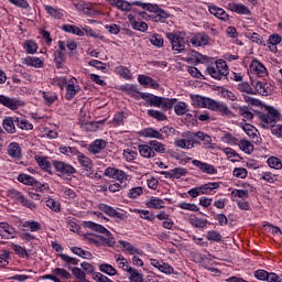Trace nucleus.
Wrapping results in <instances>:
<instances>
[{
    "label": "nucleus",
    "mask_w": 282,
    "mask_h": 282,
    "mask_svg": "<svg viewBox=\"0 0 282 282\" xmlns=\"http://www.w3.org/2000/svg\"><path fill=\"white\" fill-rule=\"evenodd\" d=\"M88 228L90 230H95V232H100L101 235L106 236H98L96 234H86L85 239L89 243H94V246L100 247V246H113V237H111V232L107 230L102 225L96 224V223H88Z\"/></svg>",
    "instance_id": "obj_1"
},
{
    "label": "nucleus",
    "mask_w": 282,
    "mask_h": 282,
    "mask_svg": "<svg viewBox=\"0 0 282 282\" xmlns=\"http://www.w3.org/2000/svg\"><path fill=\"white\" fill-rule=\"evenodd\" d=\"M140 98L145 100L150 107H158L159 109H162V111H170V109L175 107V104L177 102L176 98L169 99L166 97H158L149 93H141Z\"/></svg>",
    "instance_id": "obj_2"
},
{
    "label": "nucleus",
    "mask_w": 282,
    "mask_h": 282,
    "mask_svg": "<svg viewBox=\"0 0 282 282\" xmlns=\"http://www.w3.org/2000/svg\"><path fill=\"white\" fill-rule=\"evenodd\" d=\"M206 72L212 78L215 80H224L228 74H230V68L228 64L224 59H218L215 64H210L207 66Z\"/></svg>",
    "instance_id": "obj_3"
},
{
    "label": "nucleus",
    "mask_w": 282,
    "mask_h": 282,
    "mask_svg": "<svg viewBox=\"0 0 282 282\" xmlns=\"http://www.w3.org/2000/svg\"><path fill=\"white\" fill-rule=\"evenodd\" d=\"M280 116L279 110L273 107H267V112L259 116L260 124L263 129H274Z\"/></svg>",
    "instance_id": "obj_4"
},
{
    "label": "nucleus",
    "mask_w": 282,
    "mask_h": 282,
    "mask_svg": "<svg viewBox=\"0 0 282 282\" xmlns=\"http://www.w3.org/2000/svg\"><path fill=\"white\" fill-rule=\"evenodd\" d=\"M166 39L170 41L172 45V51L174 54H182V52H186V45H188V40L178 33H165Z\"/></svg>",
    "instance_id": "obj_5"
},
{
    "label": "nucleus",
    "mask_w": 282,
    "mask_h": 282,
    "mask_svg": "<svg viewBox=\"0 0 282 282\" xmlns=\"http://www.w3.org/2000/svg\"><path fill=\"white\" fill-rule=\"evenodd\" d=\"M53 169L56 172V175L58 177H62L63 180H67V177H72V175H76V167H74L69 163H65L63 161L54 160L52 162Z\"/></svg>",
    "instance_id": "obj_6"
},
{
    "label": "nucleus",
    "mask_w": 282,
    "mask_h": 282,
    "mask_svg": "<svg viewBox=\"0 0 282 282\" xmlns=\"http://www.w3.org/2000/svg\"><path fill=\"white\" fill-rule=\"evenodd\" d=\"M149 14L147 12H139L137 14H128V21L132 28L137 32H147L149 30V24L142 21V19H148Z\"/></svg>",
    "instance_id": "obj_7"
},
{
    "label": "nucleus",
    "mask_w": 282,
    "mask_h": 282,
    "mask_svg": "<svg viewBox=\"0 0 282 282\" xmlns=\"http://www.w3.org/2000/svg\"><path fill=\"white\" fill-rule=\"evenodd\" d=\"M132 6H137V8H142V10H148L149 12H155V21H164V19H169V13H166L164 9H160V7L158 6L144 3L142 1H132Z\"/></svg>",
    "instance_id": "obj_8"
},
{
    "label": "nucleus",
    "mask_w": 282,
    "mask_h": 282,
    "mask_svg": "<svg viewBox=\"0 0 282 282\" xmlns=\"http://www.w3.org/2000/svg\"><path fill=\"white\" fill-rule=\"evenodd\" d=\"M9 197L11 199H14L18 202V204H21L24 206V208H29L30 210H36V203L28 199L23 193L17 191V189H9L8 192Z\"/></svg>",
    "instance_id": "obj_9"
},
{
    "label": "nucleus",
    "mask_w": 282,
    "mask_h": 282,
    "mask_svg": "<svg viewBox=\"0 0 282 282\" xmlns=\"http://www.w3.org/2000/svg\"><path fill=\"white\" fill-rule=\"evenodd\" d=\"M104 175H106V177H110L111 180H117V182H120V184H124V182H129L131 180V176L124 171L111 166L105 170Z\"/></svg>",
    "instance_id": "obj_10"
},
{
    "label": "nucleus",
    "mask_w": 282,
    "mask_h": 282,
    "mask_svg": "<svg viewBox=\"0 0 282 282\" xmlns=\"http://www.w3.org/2000/svg\"><path fill=\"white\" fill-rule=\"evenodd\" d=\"M249 74L257 78H265L268 76V68L259 59L253 58L249 65Z\"/></svg>",
    "instance_id": "obj_11"
},
{
    "label": "nucleus",
    "mask_w": 282,
    "mask_h": 282,
    "mask_svg": "<svg viewBox=\"0 0 282 282\" xmlns=\"http://www.w3.org/2000/svg\"><path fill=\"white\" fill-rule=\"evenodd\" d=\"M75 160H77L79 166L83 169V173L87 177H89V175H94V161L89 156L85 155L83 152H79Z\"/></svg>",
    "instance_id": "obj_12"
},
{
    "label": "nucleus",
    "mask_w": 282,
    "mask_h": 282,
    "mask_svg": "<svg viewBox=\"0 0 282 282\" xmlns=\"http://www.w3.org/2000/svg\"><path fill=\"white\" fill-rule=\"evenodd\" d=\"M225 142H228L229 144H237L239 147V149H241V151H243L248 155H250V153H252V151H254V145H252V142H250L248 140L235 139L230 134L225 135Z\"/></svg>",
    "instance_id": "obj_13"
},
{
    "label": "nucleus",
    "mask_w": 282,
    "mask_h": 282,
    "mask_svg": "<svg viewBox=\"0 0 282 282\" xmlns=\"http://www.w3.org/2000/svg\"><path fill=\"white\" fill-rule=\"evenodd\" d=\"M209 109L212 111H217L220 113V116H224L226 118H235V112L228 108V105L221 102V101H216L213 99L209 104Z\"/></svg>",
    "instance_id": "obj_14"
},
{
    "label": "nucleus",
    "mask_w": 282,
    "mask_h": 282,
    "mask_svg": "<svg viewBox=\"0 0 282 282\" xmlns=\"http://www.w3.org/2000/svg\"><path fill=\"white\" fill-rule=\"evenodd\" d=\"M66 100H74L76 94L80 91V86L78 85V79L76 77H70L66 83Z\"/></svg>",
    "instance_id": "obj_15"
},
{
    "label": "nucleus",
    "mask_w": 282,
    "mask_h": 282,
    "mask_svg": "<svg viewBox=\"0 0 282 282\" xmlns=\"http://www.w3.org/2000/svg\"><path fill=\"white\" fill-rule=\"evenodd\" d=\"M0 105L7 107V109H10L11 111H17L19 107H23V101H21L19 98L0 95Z\"/></svg>",
    "instance_id": "obj_16"
},
{
    "label": "nucleus",
    "mask_w": 282,
    "mask_h": 282,
    "mask_svg": "<svg viewBox=\"0 0 282 282\" xmlns=\"http://www.w3.org/2000/svg\"><path fill=\"white\" fill-rule=\"evenodd\" d=\"M192 164L193 166H196L200 173H205L206 175H217V167L210 163L193 160Z\"/></svg>",
    "instance_id": "obj_17"
},
{
    "label": "nucleus",
    "mask_w": 282,
    "mask_h": 282,
    "mask_svg": "<svg viewBox=\"0 0 282 282\" xmlns=\"http://www.w3.org/2000/svg\"><path fill=\"white\" fill-rule=\"evenodd\" d=\"M202 144L197 139H193L191 133L187 135V139H178L174 141V147L178 149L191 150L195 149V145Z\"/></svg>",
    "instance_id": "obj_18"
},
{
    "label": "nucleus",
    "mask_w": 282,
    "mask_h": 282,
    "mask_svg": "<svg viewBox=\"0 0 282 282\" xmlns=\"http://www.w3.org/2000/svg\"><path fill=\"white\" fill-rule=\"evenodd\" d=\"M150 264L153 268H156V270H159V272H162L163 274H175V269H173V267H171V264H169L162 260L150 259Z\"/></svg>",
    "instance_id": "obj_19"
},
{
    "label": "nucleus",
    "mask_w": 282,
    "mask_h": 282,
    "mask_svg": "<svg viewBox=\"0 0 282 282\" xmlns=\"http://www.w3.org/2000/svg\"><path fill=\"white\" fill-rule=\"evenodd\" d=\"M253 87L260 96H271V94L274 91V86L265 80L256 82Z\"/></svg>",
    "instance_id": "obj_20"
},
{
    "label": "nucleus",
    "mask_w": 282,
    "mask_h": 282,
    "mask_svg": "<svg viewBox=\"0 0 282 282\" xmlns=\"http://www.w3.org/2000/svg\"><path fill=\"white\" fill-rule=\"evenodd\" d=\"M17 229L8 223H0V237L2 239H17Z\"/></svg>",
    "instance_id": "obj_21"
},
{
    "label": "nucleus",
    "mask_w": 282,
    "mask_h": 282,
    "mask_svg": "<svg viewBox=\"0 0 282 282\" xmlns=\"http://www.w3.org/2000/svg\"><path fill=\"white\" fill-rule=\"evenodd\" d=\"M22 65L34 67L35 69H42V67H45V61L36 56H26L22 58Z\"/></svg>",
    "instance_id": "obj_22"
},
{
    "label": "nucleus",
    "mask_w": 282,
    "mask_h": 282,
    "mask_svg": "<svg viewBox=\"0 0 282 282\" xmlns=\"http://www.w3.org/2000/svg\"><path fill=\"white\" fill-rule=\"evenodd\" d=\"M104 149H107V141L96 139L88 145L87 151L90 152L91 155H98V153H102Z\"/></svg>",
    "instance_id": "obj_23"
},
{
    "label": "nucleus",
    "mask_w": 282,
    "mask_h": 282,
    "mask_svg": "<svg viewBox=\"0 0 282 282\" xmlns=\"http://www.w3.org/2000/svg\"><path fill=\"white\" fill-rule=\"evenodd\" d=\"M191 100L193 107H199L202 109H210V102H213V99L199 95H191Z\"/></svg>",
    "instance_id": "obj_24"
},
{
    "label": "nucleus",
    "mask_w": 282,
    "mask_h": 282,
    "mask_svg": "<svg viewBox=\"0 0 282 282\" xmlns=\"http://www.w3.org/2000/svg\"><path fill=\"white\" fill-rule=\"evenodd\" d=\"M57 45L59 47V50H62V52H66L68 50V54L69 56H72V54H74V52H76V50H78V43H76V41L74 40H66V41H58Z\"/></svg>",
    "instance_id": "obj_25"
},
{
    "label": "nucleus",
    "mask_w": 282,
    "mask_h": 282,
    "mask_svg": "<svg viewBox=\"0 0 282 282\" xmlns=\"http://www.w3.org/2000/svg\"><path fill=\"white\" fill-rule=\"evenodd\" d=\"M210 37L206 33H196L191 39V43L194 47H202L208 45Z\"/></svg>",
    "instance_id": "obj_26"
},
{
    "label": "nucleus",
    "mask_w": 282,
    "mask_h": 282,
    "mask_svg": "<svg viewBox=\"0 0 282 282\" xmlns=\"http://www.w3.org/2000/svg\"><path fill=\"white\" fill-rule=\"evenodd\" d=\"M139 135H141V138H152L155 140H164V134L155 130V128H144L139 132Z\"/></svg>",
    "instance_id": "obj_27"
},
{
    "label": "nucleus",
    "mask_w": 282,
    "mask_h": 282,
    "mask_svg": "<svg viewBox=\"0 0 282 282\" xmlns=\"http://www.w3.org/2000/svg\"><path fill=\"white\" fill-rule=\"evenodd\" d=\"M7 153L9 158H12L13 160H21L23 158L21 145L17 142H12L7 148Z\"/></svg>",
    "instance_id": "obj_28"
},
{
    "label": "nucleus",
    "mask_w": 282,
    "mask_h": 282,
    "mask_svg": "<svg viewBox=\"0 0 282 282\" xmlns=\"http://www.w3.org/2000/svg\"><path fill=\"white\" fill-rule=\"evenodd\" d=\"M115 259H116V263H117V267L119 268V270H123V272H127L129 274L134 269L129 263V260H127V258H124V256L117 254V256H115Z\"/></svg>",
    "instance_id": "obj_29"
},
{
    "label": "nucleus",
    "mask_w": 282,
    "mask_h": 282,
    "mask_svg": "<svg viewBox=\"0 0 282 282\" xmlns=\"http://www.w3.org/2000/svg\"><path fill=\"white\" fill-rule=\"evenodd\" d=\"M138 83L143 87H151V89H160V84L150 76L147 75H139Z\"/></svg>",
    "instance_id": "obj_30"
},
{
    "label": "nucleus",
    "mask_w": 282,
    "mask_h": 282,
    "mask_svg": "<svg viewBox=\"0 0 282 282\" xmlns=\"http://www.w3.org/2000/svg\"><path fill=\"white\" fill-rule=\"evenodd\" d=\"M139 155L141 158H145V160H151V158H155V151H153V148L151 144H140L138 145Z\"/></svg>",
    "instance_id": "obj_31"
},
{
    "label": "nucleus",
    "mask_w": 282,
    "mask_h": 282,
    "mask_svg": "<svg viewBox=\"0 0 282 282\" xmlns=\"http://www.w3.org/2000/svg\"><path fill=\"white\" fill-rule=\"evenodd\" d=\"M21 228L24 232H39L41 230L42 226L41 223L35 220H25L21 223Z\"/></svg>",
    "instance_id": "obj_32"
},
{
    "label": "nucleus",
    "mask_w": 282,
    "mask_h": 282,
    "mask_svg": "<svg viewBox=\"0 0 282 282\" xmlns=\"http://www.w3.org/2000/svg\"><path fill=\"white\" fill-rule=\"evenodd\" d=\"M231 108L236 109L239 113V116L242 117L245 122H248L250 120H252V118H254V115L252 113V111H250V108H248L247 106H237V105H232Z\"/></svg>",
    "instance_id": "obj_33"
},
{
    "label": "nucleus",
    "mask_w": 282,
    "mask_h": 282,
    "mask_svg": "<svg viewBox=\"0 0 282 282\" xmlns=\"http://www.w3.org/2000/svg\"><path fill=\"white\" fill-rule=\"evenodd\" d=\"M227 10L235 12L236 14H250V9L246 4H240L236 2H229L227 4Z\"/></svg>",
    "instance_id": "obj_34"
},
{
    "label": "nucleus",
    "mask_w": 282,
    "mask_h": 282,
    "mask_svg": "<svg viewBox=\"0 0 282 282\" xmlns=\"http://www.w3.org/2000/svg\"><path fill=\"white\" fill-rule=\"evenodd\" d=\"M109 3L112 6V8L121 10V12H130L131 6H134L133 2H128L124 0H109Z\"/></svg>",
    "instance_id": "obj_35"
},
{
    "label": "nucleus",
    "mask_w": 282,
    "mask_h": 282,
    "mask_svg": "<svg viewBox=\"0 0 282 282\" xmlns=\"http://www.w3.org/2000/svg\"><path fill=\"white\" fill-rule=\"evenodd\" d=\"M209 12L216 17V19H220V21H228L230 17L227 14L226 10L217 7V6H209L208 7Z\"/></svg>",
    "instance_id": "obj_36"
},
{
    "label": "nucleus",
    "mask_w": 282,
    "mask_h": 282,
    "mask_svg": "<svg viewBox=\"0 0 282 282\" xmlns=\"http://www.w3.org/2000/svg\"><path fill=\"white\" fill-rule=\"evenodd\" d=\"M34 160L37 166L42 169V171H45L46 173H52V163H50L47 156L35 155Z\"/></svg>",
    "instance_id": "obj_37"
},
{
    "label": "nucleus",
    "mask_w": 282,
    "mask_h": 282,
    "mask_svg": "<svg viewBox=\"0 0 282 282\" xmlns=\"http://www.w3.org/2000/svg\"><path fill=\"white\" fill-rule=\"evenodd\" d=\"M147 208H152L154 210H162V208H165L164 200L159 197H151L145 202Z\"/></svg>",
    "instance_id": "obj_38"
},
{
    "label": "nucleus",
    "mask_w": 282,
    "mask_h": 282,
    "mask_svg": "<svg viewBox=\"0 0 282 282\" xmlns=\"http://www.w3.org/2000/svg\"><path fill=\"white\" fill-rule=\"evenodd\" d=\"M3 129L7 131V133H17V117H7L4 118L3 122Z\"/></svg>",
    "instance_id": "obj_39"
},
{
    "label": "nucleus",
    "mask_w": 282,
    "mask_h": 282,
    "mask_svg": "<svg viewBox=\"0 0 282 282\" xmlns=\"http://www.w3.org/2000/svg\"><path fill=\"white\" fill-rule=\"evenodd\" d=\"M121 247L123 249V252H126V254H139L140 257H142V254H144V252L140 249H138L135 246H133L132 243L128 242V241H121Z\"/></svg>",
    "instance_id": "obj_40"
},
{
    "label": "nucleus",
    "mask_w": 282,
    "mask_h": 282,
    "mask_svg": "<svg viewBox=\"0 0 282 282\" xmlns=\"http://www.w3.org/2000/svg\"><path fill=\"white\" fill-rule=\"evenodd\" d=\"M120 90L124 91V94H128V96H131V98H140V91L138 90V86L133 84L121 85Z\"/></svg>",
    "instance_id": "obj_41"
},
{
    "label": "nucleus",
    "mask_w": 282,
    "mask_h": 282,
    "mask_svg": "<svg viewBox=\"0 0 282 282\" xmlns=\"http://www.w3.org/2000/svg\"><path fill=\"white\" fill-rule=\"evenodd\" d=\"M192 135L193 140L197 138V140H200L205 147H210L213 144V138L202 131L198 132H189Z\"/></svg>",
    "instance_id": "obj_42"
},
{
    "label": "nucleus",
    "mask_w": 282,
    "mask_h": 282,
    "mask_svg": "<svg viewBox=\"0 0 282 282\" xmlns=\"http://www.w3.org/2000/svg\"><path fill=\"white\" fill-rule=\"evenodd\" d=\"M62 30L67 34H75V36H85V31H83L80 26H76L74 24H63Z\"/></svg>",
    "instance_id": "obj_43"
},
{
    "label": "nucleus",
    "mask_w": 282,
    "mask_h": 282,
    "mask_svg": "<svg viewBox=\"0 0 282 282\" xmlns=\"http://www.w3.org/2000/svg\"><path fill=\"white\" fill-rule=\"evenodd\" d=\"M44 10H45L46 14H50L52 17V19L61 20L64 17L63 9H61V8L45 4Z\"/></svg>",
    "instance_id": "obj_44"
},
{
    "label": "nucleus",
    "mask_w": 282,
    "mask_h": 282,
    "mask_svg": "<svg viewBox=\"0 0 282 282\" xmlns=\"http://www.w3.org/2000/svg\"><path fill=\"white\" fill-rule=\"evenodd\" d=\"M188 171L183 167H176L174 170H171L170 172L163 171L161 172V175H165V177H174L175 180H180V177H184Z\"/></svg>",
    "instance_id": "obj_45"
},
{
    "label": "nucleus",
    "mask_w": 282,
    "mask_h": 282,
    "mask_svg": "<svg viewBox=\"0 0 282 282\" xmlns=\"http://www.w3.org/2000/svg\"><path fill=\"white\" fill-rule=\"evenodd\" d=\"M282 37L279 34H272L269 36V40L267 41V45L270 50V52L276 53L278 47L276 45L281 44Z\"/></svg>",
    "instance_id": "obj_46"
},
{
    "label": "nucleus",
    "mask_w": 282,
    "mask_h": 282,
    "mask_svg": "<svg viewBox=\"0 0 282 282\" xmlns=\"http://www.w3.org/2000/svg\"><path fill=\"white\" fill-rule=\"evenodd\" d=\"M59 152L63 155H67L68 158H70L72 160H76V158L78 156V154L80 153V151H78V149L74 148V147H67V145H61L59 147Z\"/></svg>",
    "instance_id": "obj_47"
},
{
    "label": "nucleus",
    "mask_w": 282,
    "mask_h": 282,
    "mask_svg": "<svg viewBox=\"0 0 282 282\" xmlns=\"http://www.w3.org/2000/svg\"><path fill=\"white\" fill-rule=\"evenodd\" d=\"M67 77L55 76L50 79V85H52L53 87H57V89H61V91H63V89H65L67 85Z\"/></svg>",
    "instance_id": "obj_48"
},
{
    "label": "nucleus",
    "mask_w": 282,
    "mask_h": 282,
    "mask_svg": "<svg viewBox=\"0 0 282 282\" xmlns=\"http://www.w3.org/2000/svg\"><path fill=\"white\" fill-rule=\"evenodd\" d=\"M188 221L193 228H206L208 226V220L199 218L195 215H191Z\"/></svg>",
    "instance_id": "obj_49"
},
{
    "label": "nucleus",
    "mask_w": 282,
    "mask_h": 282,
    "mask_svg": "<svg viewBox=\"0 0 282 282\" xmlns=\"http://www.w3.org/2000/svg\"><path fill=\"white\" fill-rule=\"evenodd\" d=\"M115 74L117 76H120V78H123L124 80H131V78H133V74H131V70L122 65L115 68Z\"/></svg>",
    "instance_id": "obj_50"
},
{
    "label": "nucleus",
    "mask_w": 282,
    "mask_h": 282,
    "mask_svg": "<svg viewBox=\"0 0 282 282\" xmlns=\"http://www.w3.org/2000/svg\"><path fill=\"white\" fill-rule=\"evenodd\" d=\"M66 54L67 53L61 48L54 52L53 56L57 69H61V67H63V63H65V59L67 58Z\"/></svg>",
    "instance_id": "obj_51"
},
{
    "label": "nucleus",
    "mask_w": 282,
    "mask_h": 282,
    "mask_svg": "<svg viewBox=\"0 0 282 282\" xmlns=\"http://www.w3.org/2000/svg\"><path fill=\"white\" fill-rule=\"evenodd\" d=\"M53 274L59 279L62 282H67L72 279V273L63 268H56L53 270Z\"/></svg>",
    "instance_id": "obj_52"
},
{
    "label": "nucleus",
    "mask_w": 282,
    "mask_h": 282,
    "mask_svg": "<svg viewBox=\"0 0 282 282\" xmlns=\"http://www.w3.org/2000/svg\"><path fill=\"white\" fill-rule=\"evenodd\" d=\"M75 8L76 10H78V12H83L84 14H91V10H94V4L80 0L79 2L75 3Z\"/></svg>",
    "instance_id": "obj_53"
},
{
    "label": "nucleus",
    "mask_w": 282,
    "mask_h": 282,
    "mask_svg": "<svg viewBox=\"0 0 282 282\" xmlns=\"http://www.w3.org/2000/svg\"><path fill=\"white\" fill-rule=\"evenodd\" d=\"M174 113H176V116H189V117H192V115L188 113V105L184 101H180L178 104H176L174 106Z\"/></svg>",
    "instance_id": "obj_54"
},
{
    "label": "nucleus",
    "mask_w": 282,
    "mask_h": 282,
    "mask_svg": "<svg viewBox=\"0 0 282 282\" xmlns=\"http://www.w3.org/2000/svg\"><path fill=\"white\" fill-rule=\"evenodd\" d=\"M42 96H43L45 105H47L48 107L54 105L56 102V100H58V94H56L54 91H43Z\"/></svg>",
    "instance_id": "obj_55"
},
{
    "label": "nucleus",
    "mask_w": 282,
    "mask_h": 282,
    "mask_svg": "<svg viewBox=\"0 0 282 282\" xmlns=\"http://www.w3.org/2000/svg\"><path fill=\"white\" fill-rule=\"evenodd\" d=\"M150 147H152V151H154L155 155L158 153L164 154L166 153V145L158 140L149 141Z\"/></svg>",
    "instance_id": "obj_56"
},
{
    "label": "nucleus",
    "mask_w": 282,
    "mask_h": 282,
    "mask_svg": "<svg viewBox=\"0 0 282 282\" xmlns=\"http://www.w3.org/2000/svg\"><path fill=\"white\" fill-rule=\"evenodd\" d=\"M23 50L26 52V54H36L39 51V44H36L34 40H26L23 43Z\"/></svg>",
    "instance_id": "obj_57"
},
{
    "label": "nucleus",
    "mask_w": 282,
    "mask_h": 282,
    "mask_svg": "<svg viewBox=\"0 0 282 282\" xmlns=\"http://www.w3.org/2000/svg\"><path fill=\"white\" fill-rule=\"evenodd\" d=\"M18 182H20L21 184H24L25 186H34V184L36 183V178H34V176L30 174L22 173V174H19Z\"/></svg>",
    "instance_id": "obj_58"
},
{
    "label": "nucleus",
    "mask_w": 282,
    "mask_h": 282,
    "mask_svg": "<svg viewBox=\"0 0 282 282\" xmlns=\"http://www.w3.org/2000/svg\"><path fill=\"white\" fill-rule=\"evenodd\" d=\"M45 203H46V207L50 208V210H52L53 213H61V210H62L61 202L48 196L45 199Z\"/></svg>",
    "instance_id": "obj_59"
},
{
    "label": "nucleus",
    "mask_w": 282,
    "mask_h": 282,
    "mask_svg": "<svg viewBox=\"0 0 282 282\" xmlns=\"http://www.w3.org/2000/svg\"><path fill=\"white\" fill-rule=\"evenodd\" d=\"M11 248L14 253L20 257V259H30V253L25 247H21L20 245H12Z\"/></svg>",
    "instance_id": "obj_60"
},
{
    "label": "nucleus",
    "mask_w": 282,
    "mask_h": 282,
    "mask_svg": "<svg viewBox=\"0 0 282 282\" xmlns=\"http://www.w3.org/2000/svg\"><path fill=\"white\" fill-rule=\"evenodd\" d=\"M267 164H268V166H270V169H275V171H281V169H282L281 159H279L276 156H270L267 160Z\"/></svg>",
    "instance_id": "obj_61"
},
{
    "label": "nucleus",
    "mask_w": 282,
    "mask_h": 282,
    "mask_svg": "<svg viewBox=\"0 0 282 282\" xmlns=\"http://www.w3.org/2000/svg\"><path fill=\"white\" fill-rule=\"evenodd\" d=\"M220 184L218 182L207 183L202 185L203 188V195H210L213 191H217L219 188Z\"/></svg>",
    "instance_id": "obj_62"
},
{
    "label": "nucleus",
    "mask_w": 282,
    "mask_h": 282,
    "mask_svg": "<svg viewBox=\"0 0 282 282\" xmlns=\"http://www.w3.org/2000/svg\"><path fill=\"white\" fill-rule=\"evenodd\" d=\"M206 239H208V241H214L216 243H219V241H221V239H224V237L221 236V234L219 231L210 230V231H207Z\"/></svg>",
    "instance_id": "obj_63"
},
{
    "label": "nucleus",
    "mask_w": 282,
    "mask_h": 282,
    "mask_svg": "<svg viewBox=\"0 0 282 282\" xmlns=\"http://www.w3.org/2000/svg\"><path fill=\"white\" fill-rule=\"evenodd\" d=\"M129 281L130 282H144V276L142 275V273L140 271H138V269L134 268L129 273Z\"/></svg>",
    "instance_id": "obj_64"
}]
</instances>
